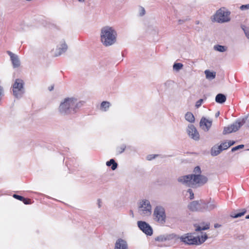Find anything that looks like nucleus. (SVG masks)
Instances as JSON below:
<instances>
[{
  "instance_id": "f257e3e1",
  "label": "nucleus",
  "mask_w": 249,
  "mask_h": 249,
  "mask_svg": "<svg viewBox=\"0 0 249 249\" xmlns=\"http://www.w3.org/2000/svg\"><path fill=\"white\" fill-rule=\"evenodd\" d=\"M179 182L189 187L199 186L206 183L208 179L207 177L201 175H188L179 177Z\"/></svg>"
},
{
  "instance_id": "f03ea898",
  "label": "nucleus",
  "mask_w": 249,
  "mask_h": 249,
  "mask_svg": "<svg viewBox=\"0 0 249 249\" xmlns=\"http://www.w3.org/2000/svg\"><path fill=\"white\" fill-rule=\"evenodd\" d=\"M81 103L75 98H66L60 103L58 110L62 115L74 113L77 111Z\"/></svg>"
},
{
  "instance_id": "7ed1b4c3",
  "label": "nucleus",
  "mask_w": 249,
  "mask_h": 249,
  "mask_svg": "<svg viewBox=\"0 0 249 249\" xmlns=\"http://www.w3.org/2000/svg\"><path fill=\"white\" fill-rule=\"evenodd\" d=\"M117 33L114 29L110 26L103 27L101 30L100 39L105 46H109L116 41Z\"/></svg>"
},
{
  "instance_id": "20e7f679",
  "label": "nucleus",
  "mask_w": 249,
  "mask_h": 249,
  "mask_svg": "<svg viewBox=\"0 0 249 249\" xmlns=\"http://www.w3.org/2000/svg\"><path fill=\"white\" fill-rule=\"evenodd\" d=\"M208 238L206 234L201 237H195L190 233L185 234L180 237V239L185 244L199 245L204 243Z\"/></svg>"
},
{
  "instance_id": "39448f33",
  "label": "nucleus",
  "mask_w": 249,
  "mask_h": 249,
  "mask_svg": "<svg viewBox=\"0 0 249 249\" xmlns=\"http://www.w3.org/2000/svg\"><path fill=\"white\" fill-rule=\"evenodd\" d=\"M138 211L143 217L148 216L151 214L152 207L149 200L143 199L138 203Z\"/></svg>"
},
{
  "instance_id": "423d86ee",
  "label": "nucleus",
  "mask_w": 249,
  "mask_h": 249,
  "mask_svg": "<svg viewBox=\"0 0 249 249\" xmlns=\"http://www.w3.org/2000/svg\"><path fill=\"white\" fill-rule=\"evenodd\" d=\"M153 219L160 224H164L166 221V215L165 209L161 206H156L153 212Z\"/></svg>"
},
{
  "instance_id": "0eeeda50",
  "label": "nucleus",
  "mask_w": 249,
  "mask_h": 249,
  "mask_svg": "<svg viewBox=\"0 0 249 249\" xmlns=\"http://www.w3.org/2000/svg\"><path fill=\"white\" fill-rule=\"evenodd\" d=\"M230 13L225 8H220L214 15V20L219 23H223L230 21Z\"/></svg>"
},
{
  "instance_id": "6e6552de",
  "label": "nucleus",
  "mask_w": 249,
  "mask_h": 249,
  "mask_svg": "<svg viewBox=\"0 0 249 249\" xmlns=\"http://www.w3.org/2000/svg\"><path fill=\"white\" fill-rule=\"evenodd\" d=\"M13 92L16 97H20L24 92L23 82L19 79L16 80L13 85Z\"/></svg>"
},
{
  "instance_id": "1a4fd4ad",
  "label": "nucleus",
  "mask_w": 249,
  "mask_h": 249,
  "mask_svg": "<svg viewBox=\"0 0 249 249\" xmlns=\"http://www.w3.org/2000/svg\"><path fill=\"white\" fill-rule=\"evenodd\" d=\"M206 205V203L204 201H194L188 205V208L192 211H203Z\"/></svg>"
},
{
  "instance_id": "9d476101",
  "label": "nucleus",
  "mask_w": 249,
  "mask_h": 249,
  "mask_svg": "<svg viewBox=\"0 0 249 249\" xmlns=\"http://www.w3.org/2000/svg\"><path fill=\"white\" fill-rule=\"evenodd\" d=\"M138 226L145 234L147 235H151L153 233V230L151 227L144 221H139L137 223Z\"/></svg>"
},
{
  "instance_id": "9b49d317",
  "label": "nucleus",
  "mask_w": 249,
  "mask_h": 249,
  "mask_svg": "<svg viewBox=\"0 0 249 249\" xmlns=\"http://www.w3.org/2000/svg\"><path fill=\"white\" fill-rule=\"evenodd\" d=\"M187 133L189 136L193 139L197 141L199 139V134L196 128L193 124L188 126Z\"/></svg>"
},
{
  "instance_id": "f8f14e48",
  "label": "nucleus",
  "mask_w": 249,
  "mask_h": 249,
  "mask_svg": "<svg viewBox=\"0 0 249 249\" xmlns=\"http://www.w3.org/2000/svg\"><path fill=\"white\" fill-rule=\"evenodd\" d=\"M7 53L10 57V60L12 62L13 68H18L19 67L20 65V61L18 56L9 51H8Z\"/></svg>"
},
{
  "instance_id": "ddd939ff",
  "label": "nucleus",
  "mask_w": 249,
  "mask_h": 249,
  "mask_svg": "<svg viewBox=\"0 0 249 249\" xmlns=\"http://www.w3.org/2000/svg\"><path fill=\"white\" fill-rule=\"evenodd\" d=\"M212 124V121L202 117L200 121V126L204 131H208Z\"/></svg>"
},
{
  "instance_id": "4468645a",
  "label": "nucleus",
  "mask_w": 249,
  "mask_h": 249,
  "mask_svg": "<svg viewBox=\"0 0 249 249\" xmlns=\"http://www.w3.org/2000/svg\"><path fill=\"white\" fill-rule=\"evenodd\" d=\"M114 249H128L127 244L125 240L118 239L115 243Z\"/></svg>"
},
{
  "instance_id": "2eb2a0df",
  "label": "nucleus",
  "mask_w": 249,
  "mask_h": 249,
  "mask_svg": "<svg viewBox=\"0 0 249 249\" xmlns=\"http://www.w3.org/2000/svg\"><path fill=\"white\" fill-rule=\"evenodd\" d=\"M245 123V121L244 120L242 121H236L233 124L231 125V131L232 132H236Z\"/></svg>"
},
{
  "instance_id": "dca6fc26",
  "label": "nucleus",
  "mask_w": 249,
  "mask_h": 249,
  "mask_svg": "<svg viewBox=\"0 0 249 249\" xmlns=\"http://www.w3.org/2000/svg\"><path fill=\"white\" fill-rule=\"evenodd\" d=\"M245 123V121L244 120L242 121H236L233 124L231 125V131L232 132H236Z\"/></svg>"
},
{
  "instance_id": "f3484780",
  "label": "nucleus",
  "mask_w": 249,
  "mask_h": 249,
  "mask_svg": "<svg viewBox=\"0 0 249 249\" xmlns=\"http://www.w3.org/2000/svg\"><path fill=\"white\" fill-rule=\"evenodd\" d=\"M68 49L67 45L65 42L62 43L59 46H58L57 50L58 53L55 54L56 56L60 55L63 53H65Z\"/></svg>"
},
{
  "instance_id": "a211bd4d",
  "label": "nucleus",
  "mask_w": 249,
  "mask_h": 249,
  "mask_svg": "<svg viewBox=\"0 0 249 249\" xmlns=\"http://www.w3.org/2000/svg\"><path fill=\"white\" fill-rule=\"evenodd\" d=\"M222 151V146L215 145L212 148L211 150V154L213 156H216L220 154Z\"/></svg>"
},
{
  "instance_id": "6ab92c4d",
  "label": "nucleus",
  "mask_w": 249,
  "mask_h": 249,
  "mask_svg": "<svg viewBox=\"0 0 249 249\" xmlns=\"http://www.w3.org/2000/svg\"><path fill=\"white\" fill-rule=\"evenodd\" d=\"M195 226L196 227V231H200L202 230H206L209 229L210 228V224L208 223H201V225L200 226L195 225Z\"/></svg>"
},
{
  "instance_id": "aec40b11",
  "label": "nucleus",
  "mask_w": 249,
  "mask_h": 249,
  "mask_svg": "<svg viewBox=\"0 0 249 249\" xmlns=\"http://www.w3.org/2000/svg\"><path fill=\"white\" fill-rule=\"evenodd\" d=\"M204 73L207 79L212 80L215 78L216 72L214 71H211L208 70H206L205 71Z\"/></svg>"
},
{
  "instance_id": "412c9836",
  "label": "nucleus",
  "mask_w": 249,
  "mask_h": 249,
  "mask_svg": "<svg viewBox=\"0 0 249 249\" xmlns=\"http://www.w3.org/2000/svg\"><path fill=\"white\" fill-rule=\"evenodd\" d=\"M226 100V97L223 94L219 93L215 97V101L217 103L222 104Z\"/></svg>"
},
{
  "instance_id": "4be33fe9",
  "label": "nucleus",
  "mask_w": 249,
  "mask_h": 249,
  "mask_svg": "<svg viewBox=\"0 0 249 249\" xmlns=\"http://www.w3.org/2000/svg\"><path fill=\"white\" fill-rule=\"evenodd\" d=\"M110 107V103L109 102L103 101L101 103L100 109L103 111H107Z\"/></svg>"
},
{
  "instance_id": "5701e85b",
  "label": "nucleus",
  "mask_w": 249,
  "mask_h": 249,
  "mask_svg": "<svg viewBox=\"0 0 249 249\" xmlns=\"http://www.w3.org/2000/svg\"><path fill=\"white\" fill-rule=\"evenodd\" d=\"M227 47L220 45H216L213 46V49L215 51L221 53L226 52L227 50Z\"/></svg>"
},
{
  "instance_id": "b1692460",
  "label": "nucleus",
  "mask_w": 249,
  "mask_h": 249,
  "mask_svg": "<svg viewBox=\"0 0 249 249\" xmlns=\"http://www.w3.org/2000/svg\"><path fill=\"white\" fill-rule=\"evenodd\" d=\"M106 165L107 166H111V169L113 170H115L117 167V163L113 159H111L106 162Z\"/></svg>"
},
{
  "instance_id": "393cba45",
  "label": "nucleus",
  "mask_w": 249,
  "mask_h": 249,
  "mask_svg": "<svg viewBox=\"0 0 249 249\" xmlns=\"http://www.w3.org/2000/svg\"><path fill=\"white\" fill-rule=\"evenodd\" d=\"M185 119L190 122V123H193L195 122V117H194V115L191 113V112H187L186 114H185Z\"/></svg>"
},
{
  "instance_id": "a878e982",
  "label": "nucleus",
  "mask_w": 249,
  "mask_h": 249,
  "mask_svg": "<svg viewBox=\"0 0 249 249\" xmlns=\"http://www.w3.org/2000/svg\"><path fill=\"white\" fill-rule=\"evenodd\" d=\"M216 207V205L214 203H206L205 210H212Z\"/></svg>"
},
{
  "instance_id": "bb28decb",
  "label": "nucleus",
  "mask_w": 249,
  "mask_h": 249,
  "mask_svg": "<svg viewBox=\"0 0 249 249\" xmlns=\"http://www.w3.org/2000/svg\"><path fill=\"white\" fill-rule=\"evenodd\" d=\"M183 66L181 63H175L173 65V69L176 71H178L182 68Z\"/></svg>"
},
{
  "instance_id": "cd10ccee",
  "label": "nucleus",
  "mask_w": 249,
  "mask_h": 249,
  "mask_svg": "<svg viewBox=\"0 0 249 249\" xmlns=\"http://www.w3.org/2000/svg\"><path fill=\"white\" fill-rule=\"evenodd\" d=\"M231 129L232 128H231V125H229L228 126L225 127L224 128V130H223V134L225 135V134L232 133V131H231V130H232Z\"/></svg>"
},
{
  "instance_id": "c85d7f7f",
  "label": "nucleus",
  "mask_w": 249,
  "mask_h": 249,
  "mask_svg": "<svg viewBox=\"0 0 249 249\" xmlns=\"http://www.w3.org/2000/svg\"><path fill=\"white\" fill-rule=\"evenodd\" d=\"M245 211L243 212H240V213H238L235 214H232L231 215V216L233 218H238V217L243 216L245 214Z\"/></svg>"
},
{
  "instance_id": "c756f323",
  "label": "nucleus",
  "mask_w": 249,
  "mask_h": 249,
  "mask_svg": "<svg viewBox=\"0 0 249 249\" xmlns=\"http://www.w3.org/2000/svg\"><path fill=\"white\" fill-rule=\"evenodd\" d=\"M125 149V146L124 145H122L121 146L117 148V151L119 154H121L124 151Z\"/></svg>"
},
{
  "instance_id": "7c9ffc66",
  "label": "nucleus",
  "mask_w": 249,
  "mask_h": 249,
  "mask_svg": "<svg viewBox=\"0 0 249 249\" xmlns=\"http://www.w3.org/2000/svg\"><path fill=\"white\" fill-rule=\"evenodd\" d=\"M219 146H222V151L224 150H226L229 147V145L228 144V143H227V142L222 143Z\"/></svg>"
},
{
  "instance_id": "2f4dec72",
  "label": "nucleus",
  "mask_w": 249,
  "mask_h": 249,
  "mask_svg": "<svg viewBox=\"0 0 249 249\" xmlns=\"http://www.w3.org/2000/svg\"><path fill=\"white\" fill-rule=\"evenodd\" d=\"M167 238L164 237V236L160 235L159 236H158L157 238H156V240L158 241H164L166 240Z\"/></svg>"
},
{
  "instance_id": "473e14b6",
  "label": "nucleus",
  "mask_w": 249,
  "mask_h": 249,
  "mask_svg": "<svg viewBox=\"0 0 249 249\" xmlns=\"http://www.w3.org/2000/svg\"><path fill=\"white\" fill-rule=\"evenodd\" d=\"M187 193L189 194V197L191 199H192L194 198V193L191 189H188L187 191Z\"/></svg>"
},
{
  "instance_id": "72a5a7b5",
  "label": "nucleus",
  "mask_w": 249,
  "mask_h": 249,
  "mask_svg": "<svg viewBox=\"0 0 249 249\" xmlns=\"http://www.w3.org/2000/svg\"><path fill=\"white\" fill-rule=\"evenodd\" d=\"M194 172L196 175H200L201 169L199 166H196L194 168Z\"/></svg>"
},
{
  "instance_id": "f704fd0d",
  "label": "nucleus",
  "mask_w": 249,
  "mask_h": 249,
  "mask_svg": "<svg viewBox=\"0 0 249 249\" xmlns=\"http://www.w3.org/2000/svg\"><path fill=\"white\" fill-rule=\"evenodd\" d=\"M203 102V99H199V100H198L196 102V107L197 108H198L199 107L201 106V105H202Z\"/></svg>"
},
{
  "instance_id": "c9c22d12",
  "label": "nucleus",
  "mask_w": 249,
  "mask_h": 249,
  "mask_svg": "<svg viewBox=\"0 0 249 249\" xmlns=\"http://www.w3.org/2000/svg\"><path fill=\"white\" fill-rule=\"evenodd\" d=\"M244 145H243V144L239 145H238V146H235V147H233V148H232V149H231V151H232V152H234V151H236V150H238V149H240V148H243V147H244Z\"/></svg>"
},
{
  "instance_id": "e433bc0d",
  "label": "nucleus",
  "mask_w": 249,
  "mask_h": 249,
  "mask_svg": "<svg viewBox=\"0 0 249 249\" xmlns=\"http://www.w3.org/2000/svg\"><path fill=\"white\" fill-rule=\"evenodd\" d=\"M22 201L25 204H31V200L30 199L25 198L23 197V199L22 200Z\"/></svg>"
},
{
  "instance_id": "4c0bfd02",
  "label": "nucleus",
  "mask_w": 249,
  "mask_h": 249,
  "mask_svg": "<svg viewBox=\"0 0 249 249\" xmlns=\"http://www.w3.org/2000/svg\"><path fill=\"white\" fill-rule=\"evenodd\" d=\"M245 34L248 39H249V29L248 28H243Z\"/></svg>"
},
{
  "instance_id": "58836bf2",
  "label": "nucleus",
  "mask_w": 249,
  "mask_h": 249,
  "mask_svg": "<svg viewBox=\"0 0 249 249\" xmlns=\"http://www.w3.org/2000/svg\"><path fill=\"white\" fill-rule=\"evenodd\" d=\"M13 197L18 200H19L20 201H22V199H23V197L20 196H18L16 194H14L13 195Z\"/></svg>"
},
{
  "instance_id": "ea45409f",
  "label": "nucleus",
  "mask_w": 249,
  "mask_h": 249,
  "mask_svg": "<svg viewBox=\"0 0 249 249\" xmlns=\"http://www.w3.org/2000/svg\"><path fill=\"white\" fill-rule=\"evenodd\" d=\"M240 9L241 10H244V9H249V4L242 5L240 7Z\"/></svg>"
},
{
  "instance_id": "a19ab883",
  "label": "nucleus",
  "mask_w": 249,
  "mask_h": 249,
  "mask_svg": "<svg viewBox=\"0 0 249 249\" xmlns=\"http://www.w3.org/2000/svg\"><path fill=\"white\" fill-rule=\"evenodd\" d=\"M145 14V10L143 8H141V13H140V15L141 16H143V15H144Z\"/></svg>"
},
{
  "instance_id": "79ce46f5",
  "label": "nucleus",
  "mask_w": 249,
  "mask_h": 249,
  "mask_svg": "<svg viewBox=\"0 0 249 249\" xmlns=\"http://www.w3.org/2000/svg\"><path fill=\"white\" fill-rule=\"evenodd\" d=\"M227 142L228 143V144L229 145V147H230L234 143V142L232 141H229Z\"/></svg>"
},
{
  "instance_id": "37998d69",
  "label": "nucleus",
  "mask_w": 249,
  "mask_h": 249,
  "mask_svg": "<svg viewBox=\"0 0 249 249\" xmlns=\"http://www.w3.org/2000/svg\"><path fill=\"white\" fill-rule=\"evenodd\" d=\"M155 156H152V155H148L147 157V159L148 160H151L152 159H154L155 158Z\"/></svg>"
},
{
  "instance_id": "c03bdc74",
  "label": "nucleus",
  "mask_w": 249,
  "mask_h": 249,
  "mask_svg": "<svg viewBox=\"0 0 249 249\" xmlns=\"http://www.w3.org/2000/svg\"><path fill=\"white\" fill-rule=\"evenodd\" d=\"M220 226H221V225H219V224H214V228H219V227H220Z\"/></svg>"
},
{
  "instance_id": "a18cd8bd",
  "label": "nucleus",
  "mask_w": 249,
  "mask_h": 249,
  "mask_svg": "<svg viewBox=\"0 0 249 249\" xmlns=\"http://www.w3.org/2000/svg\"><path fill=\"white\" fill-rule=\"evenodd\" d=\"M219 114H220L219 112H216V114H215V117H218V116H219Z\"/></svg>"
},
{
  "instance_id": "49530a36",
  "label": "nucleus",
  "mask_w": 249,
  "mask_h": 249,
  "mask_svg": "<svg viewBox=\"0 0 249 249\" xmlns=\"http://www.w3.org/2000/svg\"><path fill=\"white\" fill-rule=\"evenodd\" d=\"M80 2H84L85 0H78Z\"/></svg>"
},
{
  "instance_id": "de8ad7c7",
  "label": "nucleus",
  "mask_w": 249,
  "mask_h": 249,
  "mask_svg": "<svg viewBox=\"0 0 249 249\" xmlns=\"http://www.w3.org/2000/svg\"><path fill=\"white\" fill-rule=\"evenodd\" d=\"M246 218L249 219V214L246 216Z\"/></svg>"
},
{
  "instance_id": "09e8293b",
  "label": "nucleus",
  "mask_w": 249,
  "mask_h": 249,
  "mask_svg": "<svg viewBox=\"0 0 249 249\" xmlns=\"http://www.w3.org/2000/svg\"><path fill=\"white\" fill-rule=\"evenodd\" d=\"M53 89V87L50 88V90H52V89Z\"/></svg>"
},
{
  "instance_id": "8fccbe9b",
  "label": "nucleus",
  "mask_w": 249,
  "mask_h": 249,
  "mask_svg": "<svg viewBox=\"0 0 249 249\" xmlns=\"http://www.w3.org/2000/svg\"><path fill=\"white\" fill-rule=\"evenodd\" d=\"M53 89V87L50 88V90H52V89Z\"/></svg>"
}]
</instances>
